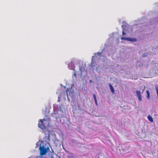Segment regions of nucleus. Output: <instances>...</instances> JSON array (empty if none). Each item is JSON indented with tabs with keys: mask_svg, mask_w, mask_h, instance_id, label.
<instances>
[{
	"mask_svg": "<svg viewBox=\"0 0 158 158\" xmlns=\"http://www.w3.org/2000/svg\"><path fill=\"white\" fill-rule=\"evenodd\" d=\"M50 122L49 118L39 119L38 121V127L42 130H45L47 128V127L49 126Z\"/></svg>",
	"mask_w": 158,
	"mask_h": 158,
	"instance_id": "obj_1",
	"label": "nucleus"
},
{
	"mask_svg": "<svg viewBox=\"0 0 158 158\" xmlns=\"http://www.w3.org/2000/svg\"><path fill=\"white\" fill-rule=\"evenodd\" d=\"M73 64L72 62L69 63L68 64V66L69 69H72L74 70L75 68V66L74 65H73L70 68V66Z\"/></svg>",
	"mask_w": 158,
	"mask_h": 158,
	"instance_id": "obj_6",
	"label": "nucleus"
},
{
	"mask_svg": "<svg viewBox=\"0 0 158 158\" xmlns=\"http://www.w3.org/2000/svg\"><path fill=\"white\" fill-rule=\"evenodd\" d=\"M59 158H61L60 157Z\"/></svg>",
	"mask_w": 158,
	"mask_h": 158,
	"instance_id": "obj_17",
	"label": "nucleus"
},
{
	"mask_svg": "<svg viewBox=\"0 0 158 158\" xmlns=\"http://www.w3.org/2000/svg\"><path fill=\"white\" fill-rule=\"evenodd\" d=\"M92 60L91 63V66L92 67L93 66H94V64L95 63V61L94 60V58H95L94 56H93L92 57Z\"/></svg>",
	"mask_w": 158,
	"mask_h": 158,
	"instance_id": "obj_7",
	"label": "nucleus"
},
{
	"mask_svg": "<svg viewBox=\"0 0 158 158\" xmlns=\"http://www.w3.org/2000/svg\"><path fill=\"white\" fill-rule=\"evenodd\" d=\"M97 54L98 56H100L101 55V53L100 52H98Z\"/></svg>",
	"mask_w": 158,
	"mask_h": 158,
	"instance_id": "obj_14",
	"label": "nucleus"
},
{
	"mask_svg": "<svg viewBox=\"0 0 158 158\" xmlns=\"http://www.w3.org/2000/svg\"><path fill=\"white\" fill-rule=\"evenodd\" d=\"M143 91H144V90H143L142 93H141L140 91L139 90H137L136 91V95H137V97H138L139 100L140 101H141L142 100L141 94L143 93Z\"/></svg>",
	"mask_w": 158,
	"mask_h": 158,
	"instance_id": "obj_3",
	"label": "nucleus"
},
{
	"mask_svg": "<svg viewBox=\"0 0 158 158\" xmlns=\"http://www.w3.org/2000/svg\"><path fill=\"white\" fill-rule=\"evenodd\" d=\"M121 39L122 40H127L128 41H130L131 42H135L137 40L135 38H132L128 37H121Z\"/></svg>",
	"mask_w": 158,
	"mask_h": 158,
	"instance_id": "obj_4",
	"label": "nucleus"
},
{
	"mask_svg": "<svg viewBox=\"0 0 158 158\" xmlns=\"http://www.w3.org/2000/svg\"><path fill=\"white\" fill-rule=\"evenodd\" d=\"M49 150V148L47 147L45 148L44 145H42L41 144L40 145L39 148V150L40 151V155L41 156L45 155Z\"/></svg>",
	"mask_w": 158,
	"mask_h": 158,
	"instance_id": "obj_2",
	"label": "nucleus"
},
{
	"mask_svg": "<svg viewBox=\"0 0 158 158\" xmlns=\"http://www.w3.org/2000/svg\"><path fill=\"white\" fill-rule=\"evenodd\" d=\"M148 119L150 122L151 123H152L153 122V120L152 117L150 115H148Z\"/></svg>",
	"mask_w": 158,
	"mask_h": 158,
	"instance_id": "obj_8",
	"label": "nucleus"
},
{
	"mask_svg": "<svg viewBox=\"0 0 158 158\" xmlns=\"http://www.w3.org/2000/svg\"><path fill=\"white\" fill-rule=\"evenodd\" d=\"M60 98L59 97H58V101L59 102L60 100H59V99H60Z\"/></svg>",
	"mask_w": 158,
	"mask_h": 158,
	"instance_id": "obj_16",
	"label": "nucleus"
},
{
	"mask_svg": "<svg viewBox=\"0 0 158 158\" xmlns=\"http://www.w3.org/2000/svg\"><path fill=\"white\" fill-rule=\"evenodd\" d=\"M93 97H94V100H95V104H96V105L97 106L98 105V103H97V99H96V98L95 94H94L93 95Z\"/></svg>",
	"mask_w": 158,
	"mask_h": 158,
	"instance_id": "obj_11",
	"label": "nucleus"
},
{
	"mask_svg": "<svg viewBox=\"0 0 158 158\" xmlns=\"http://www.w3.org/2000/svg\"><path fill=\"white\" fill-rule=\"evenodd\" d=\"M122 34H123V35H125L126 34V33H125V32H124L123 31L122 32Z\"/></svg>",
	"mask_w": 158,
	"mask_h": 158,
	"instance_id": "obj_13",
	"label": "nucleus"
},
{
	"mask_svg": "<svg viewBox=\"0 0 158 158\" xmlns=\"http://www.w3.org/2000/svg\"><path fill=\"white\" fill-rule=\"evenodd\" d=\"M146 93L147 94V98L149 100L150 98V93L148 90H147L146 91Z\"/></svg>",
	"mask_w": 158,
	"mask_h": 158,
	"instance_id": "obj_10",
	"label": "nucleus"
},
{
	"mask_svg": "<svg viewBox=\"0 0 158 158\" xmlns=\"http://www.w3.org/2000/svg\"><path fill=\"white\" fill-rule=\"evenodd\" d=\"M109 85L110 86V90H111L112 93L113 94H114V89L113 87L112 86V85L110 84H109Z\"/></svg>",
	"mask_w": 158,
	"mask_h": 158,
	"instance_id": "obj_5",
	"label": "nucleus"
},
{
	"mask_svg": "<svg viewBox=\"0 0 158 158\" xmlns=\"http://www.w3.org/2000/svg\"><path fill=\"white\" fill-rule=\"evenodd\" d=\"M71 90V88H67V89L66 90V92L67 94H68V93H69V95H70V93H73V92H71L70 91Z\"/></svg>",
	"mask_w": 158,
	"mask_h": 158,
	"instance_id": "obj_9",
	"label": "nucleus"
},
{
	"mask_svg": "<svg viewBox=\"0 0 158 158\" xmlns=\"http://www.w3.org/2000/svg\"><path fill=\"white\" fill-rule=\"evenodd\" d=\"M54 153L53 151H52V153H51V157L52 158L53 157V154H54Z\"/></svg>",
	"mask_w": 158,
	"mask_h": 158,
	"instance_id": "obj_12",
	"label": "nucleus"
},
{
	"mask_svg": "<svg viewBox=\"0 0 158 158\" xmlns=\"http://www.w3.org/2000/svg\"><path fill=\"white\" fill-rule=\"evenodd\" d=\"M74 75L75 76V77H76V74L75 73L74 74Z\"/></svg>",
	"mask_w": 158,
	"mask_h": 158,
	"instance_id": "obj_15",
	"label": "nucleus"
}]
</instances>
